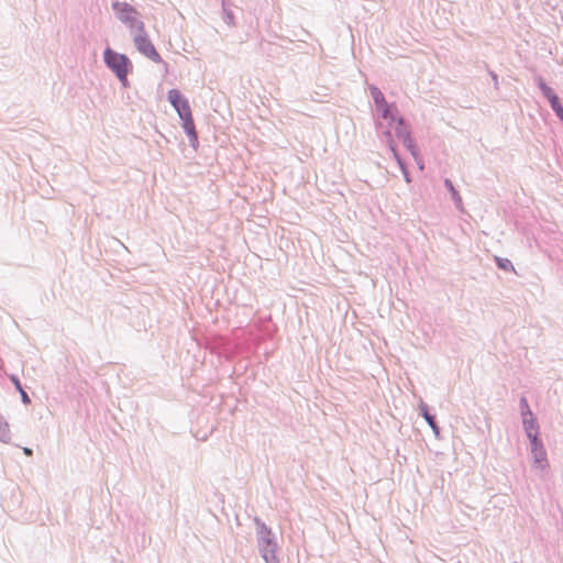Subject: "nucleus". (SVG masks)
<instances>
[{"mask_svg":"<svg viewBox=\"0 0 563 563\" xmlns=\"http://www.w3.org/2000/svg\"><path fill=\"white\" fill-rule=\"evenodd\" d=\"M168 100L177 111L180 120L183 121V129L189 136L194 146L198 143V136L195 129V123L188 100L177 89L168 91Z\"/></svg>","mask_w":563,"mask_h":563,"instance_id":"obj_1","label":"nucleus"},{"mask_svg":"<svg viewBox=\"0 0 563 563\" xmlns=\"http://www.w3.org/2000/svg\"><path fill=\"white\" fill-rule=\"evenodd\" d=\"M106 65L115 74L123 86L128 85V75L132 69L131 60L124 55L106 48L103 53Z\"/></svg>","mask_w":563,"mask_h":563,"instance_id":"obj_2","label":"nucleus"},{"mask_svg":"<svg viewBox=\"0 0 563 563\" xmlns=\"http://www.w3.org/2000/svg\"><path fill=\"white\" fill-rule=\"evenodd\" d=\"M113 9L119 14V19L128 23L131 29H136L140 32L144 31V23L137 19V12L133 7L126 2H115Z\"/></svg>","mask_w":563,"mask_h":563,"instance_id":"obj_3","label":"nucleus"},{"mask_svg":"<svg viewBox=\"0 0 563 563\" xmlns=\"http://www.w3.org/2000/svg\"><path fill=\"white\" fill-rule=\"evenodd\" d=\"M139 33L134 36L133 41L137 48V51L146 56L148 59L159 63L162 60L161 55L152 44L151 40L148 38L145 30L143 32L137 31Z\"/></svg>","mask_w":563,"mask_h":563,"instance_id":"obj_4","label":"nucleus"},{"mask_svg":"<svg viewBox=\"0 0 563 563\" xmlns=\"http://www.w3.org/2000/svg\"><path fill=\"white\" fill-rule=\"evenodd\" d=\"M521 407L522 409H526V411L522 412L523 415V424L526 432L528 434V438L531 442H536L538 440V426L536 424L534 419L532 418V412L530 411L528 407V402L526 398L521 399Z\"/></svg>","mask_w":563,"mask_h":563,"instance_id":"obj_5","label":"nucleus"},{"mask_svg":"<svg viewBox=\"0 0 563 563\" xmlns=\"http://www.w3.org/2000/svg\"><path fill=\"white\" fill-rule=\"evenodd\" d=\"M532 446V454L534 457V462L540 466L544 467L547 464V453L539 440H536V442H531Z\"/></svg>","mask_w":563,"mask_h":563,"instance_id":"obj_6","label":"nucleus"},{"mask_svg":"<svg viewBox=\"0 0 563 563\" xmlns=\"http://www.w3.org/2000/svg\"><path fill=\"white\" fill-rule=\"evenodd\" d=\"M263 558L266 563H278L275 545L271 542H267L266 547L263 549Z\"/></svg>","mask_w":563,"mask_h":563,"instance_id":"obj_7","label":"nucleus"},{"mask_svg":"<svg viewBox=\"0 0 563 563\" xmlns=\"http://www.w3.org/2000/svg\"><path fill=\"white\" fill-rule=\"evenodd\" d=\"M11 439L9 424L0 417V441L8 443Z\"/></svg>","mask_w":563,"mask_h":563,"instance_id":"obj_8","label":"nucleus"},{"mask_svg":"<svg viewBox=\"0 0 563 563\" xmlns=\"http://www.w3.org/2000/svg\"><path fill=\"white\" fill-rule=\"evenodd\" d=\"M552 109L555 111L560 119L563 118V107L561 106L558 96H553L550 101Z\"/></svg>","mask_w":563,"mask_h":563,"instance_id":"obj_9","label":"nucleus"},{"mask_svg":"<svg viewBox=\"0 0 563 563\" xmlns=\"http://www.w3.org/2000/svg\"><path fill=\"white\" fill-rule=\"evenodd\" d=\"M378 112H380L384 119L391 118V109L387 102H383L379 107H377Z\"/></svg>","mask_w":563,"mask_h":563,"instance_id":"obj_10","label":"nucleus"},{"mask_svg":"<svg viewBox=\"0 0 563 563\" xmlns=\"http://www.w3.org/2000/svg\"><path fill=\"white\" fill-rule=\"evenodd\" d=\"M372 95L375 100L376 107H379L383 102H386L383 93L378 89L374 88Z\"/></svg>","mask_w":563,"mask_h":563,"instance_id":"obj_11","label":"nucleus"},{"mask_svg":"<svg viewBox=\"0 0 563 563\" xmlns=\"http://www.w3.org/2000/svg\"><path fill=\"white\" fill-rule=\"evenodd\" d=\"M540 88L543 91L544 96L548 98L549 101L552 100L553 96H556L553 90L547 86L544 82H540Z\"/></svg>","mask_w":563,"mask_h":563,"instance_id":"obj_12","label":"nucleus"},{"mask_svg":"<svg viewBox=\"0 0 563 563\" xmlns=\"http://www.w3.org/2000/svg\"><path fill=\"white\" fill-rule=\"evenodd\" d=\"M423 417L426 418V420L428 421L429 426L433 429V430H437V426L434 423V419L432 416H430L427 411L423 412Z\"/></svg>","mask_w":563,"mask_h":563,"instance_id":"obj_13","label":"nucleus"},{"mask_svg":"<svg viewBox=\"0 0 563 563\" xmlns=\"http://www.w3.org/2000/svg\"><path fill=\"white\" fill-rule=\"evenodd\" d=\"M497 262H498V266H499L500 268H503V269H507V268H508V266H510V265H511V264H510V262H509V261H507V260L503 261V260H500V258H497Z\"/></svg>","mask_w":563,"mask_h":563,"instance_id":"obj_14","label":"nucleus"},{"mask_svg":"<svg viewBox=\"0 0 563 563\" xmlns=\"http://www.w3.org/2000/svg\"><path fill=\"white\" fill-rule=\"evenodd\" d=\"M20 391H21V395H22V399H23V401H24V402H30V399H29V397H27L26 393H25L23 389H22V390H20Z\"/></svg>","mask_w":563,"mask_h":563,"instance_id":"obj_15","label":"nucleus"},{"mask_svg":"<svg viewBox=\"0 0 563 563\" xmlns=\"http://www.w3.org/2000/svg\"><path fill=\"white\" fill-rule=\"evenodd\" d=\"M12 380H13V383H14L15 387H16L19 390H22L21 385H20V382H19L15 377H13V378H12Z\"/></svg>","mask_w":563,"mask_h":563,"instance_id":"obj_16","label":"nucleus"},{"mask_svg":"<svg viewBox=\"0 0 563 563\" xmlns=\"http://www.w3.org/2000/svg\"><path fill=\"white\" fill-rule=\"evenodd\" d=\"M23 452H24V454H25V455H27V456H31V455H32V450H31V449H29V448H24V449H23Z\"/></svg>","mask_w":563,"mask_h":563,"instance_id":"obj_17","label":"nucleus"},{"mask_svg":"<svg viewBox=\"0 0 563 563\" xmlns=\"http://www.w3.org/2000/svg\"><path fill=\"white\" fill-rule=\"evenodd\" d=\"M446 184H448V188H451V189H453V187H452V183H450V181H446Z\"/></svg>","mask_w":563,"mask_h":563,"instance_id":"obj_18","label":"nucleus"},{"mask_svg":"<svg viewBox=\"0 0 563 563\" xmlns=\"http://www.w3.org/2000/svg\"><path fill=\"white\" fill-rule=\"evenodd\" d=\"M446 184H448V188H451V189H453V187H452V183H450V181H446Z\"/></svg>","mask_w":563,"mask_h":563,"instance_id":"obj_19","label":"nucleus"}]
</instances>
